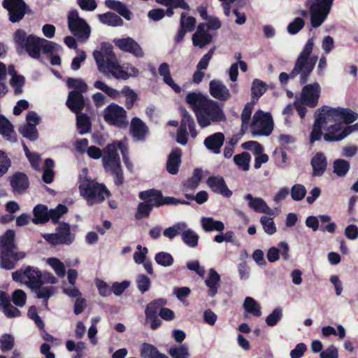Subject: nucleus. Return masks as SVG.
<instances>
[{
    "mask_svg": "<svg viewBox=\"0 0 358 358\" xmlns=\"http://www.w3.org/2000/svg\"><path fill=\"white\" fill-rule=\"evenodd\" d=\"M185 101L194 111L201 128L226 120L224 113L219 103L201 93L189 92L187 94Z\"/></svg>",
    "mask_w": 358,
    "mask_h": 358,
    "instance_id": "1",
    "label": "nucleus"
},
{
    "mask_svg": "<svg viewBox=\"0 0 358 358\" xmlns=\"http://www.w3.org/2000/svg\"><path fill=\"white\" fill-rule=\"evenodd\" d=\"M314 46L313 39L309 38L306 43L302 51L299 54L294 67L288 75L285 72H282L279 76V80L281 84H286L288 82L289 76L294 78L299 73H301L300 83L305 85L317 61V56H310Z\"/></svg>",
    "mask_w": 358,
    "mask_h": 358,
    "instance_id": "2",
    "label": "nucleus"
},
{
    "mask_svg": "<svg viewBox=\"0 0 358 358\" xmlns=\"http://www.w3.org/2000/svg\"><path fill=\"white\" fill-rule=\"evenodd\" d=\"M93 56L100 72L106 75L110 73L117 79L127 80L129 78L130 75L120 66L111 50H106L105 55L101 51L94 50Z\"/></svg>",
    "mask_w": 358,
    "mask_h": 358,
    "instance_id": "3",
    "label": "nucleus"
},
{
    "mask_svg": "<svg viewBox=\"0 0 358 358\" xmlns=\"http://www.w3.org/2000/svg\"><path fill=\"white\" fill-rule=\"evenodd\" d=\"M41 38L34 35H27L24 29H17L13 35V41L18 54L25 52L28 55L38 59L41 57Z\"/></svg>",
    "mask_w": 358,
    "mask_h": 358,
    "instance_id": "4",
    "label": "nucleus"
},
{
    "mask_svg": "<svg viewBox=\"0 0 358 358\" xmlns=\"http://www.w3.org/2000/svg\"><path fill=\"white\" fill-rule=\"evenodd\" d=\"M341 108L323 106L320 109L319 114L315 117L313 129L310 134V143L320 141L322 137V127L330 124V122L341 121Z\"/></svg>",
    "mask_w": 358,
    "mask_h": 358,
    "instance_id": "5",
    "label": "nucleus"
},
{
    "mask_svg": "<svg viewBox=\"0 0 358 358\" xmlns=\"http://www.w3.org/2000/svg\"><path fill=\"white\" fill-rule=\"evenodd\" d=\"M80 195L83 196L90 206L94 203L103 202L106 197L110 195V192L103 184H100L95 180L84 177L79 184Z\"/></svg>",
    "mask_w": 358,
    "mask_h": 358,
    "instance_id": "6",
    "label": "nucleus"
},
{
    "mask_svg": "<svg viewBox=\"0 0 358 358\" xmlns=\"http://www.w3.org/2000/svg\"><path fill=\"white\" fill-rule=\"evenodd\" d=\"M68 27L71 33L81 43H85L91 34V27L79 16L76 9L69 11L67 17Z\"/></svg>",
    "mask_w": 358,
    "mask_h": 358,
    "instance_id": "7",
    "label": "nucleus"
},
{
    "mask_svg": "<svg viewBox=\"0 0 358 358\" xmlns=\"http://www.w3.org/2000/svg\"><path fill=\"white\" fill-rule=\"evenodd\" d=\"M334 0H308L306 2L310 14V24L314 28L319 27L328 16Z\"/></svg>",
    "mask_w": 358,
    "mask_h": 358,
    "instance_id": "8",
    "label": "nucleus"
},
{
    "mask_svg": "<svg viewBox=\"0 0 358 358\" xmlns=\"http://www.w3.org/2000/svg\"><path fill=\"white\" fill-rule=\"evenodd\" d=\"M251 132L254 136H269L273 129V121L269 113L257 110L250 124Z\"/></svg>",
    "mask_w": 358,
    "mask_h": 358,
    "instance_id": "9",
    "label": "nucleus"
},
{
    "mask_svg": "<svg viewBox=\"0 0 358 358\" xmlns=\"http://www.w3.org/2000/svg\"><path fill=\"white\" fill-rule=\"evenodd\" d=\"M103 119L108 124L119 129L126 128L129 124L127 111L116 103H110L104 109Z\"/></svg>",
    "mask_w": 358,
    "mask_h": 358,
    "instance_id": "10",
    "label": "nucleus"
},
{
    "mask_svg": "<svg viewBox=\"0 0 358 358\" xmlns=\"http://www.w3.org/2000/svg\"><path fill=\"white\" fill-rule=\"evenodd\" d=\"M3 7L8 12L9 20L13 23L19 22L25 14L31 13V10L24 0H3Z\"/></svg>",
    "mask_w": 358,
    "mask_h": 358,
    "instance_id": "11",
    "label": "nucleus"
},
{
    "mask_svg": "<svg viewBox=\"0 0 358 358\" xmlns=\"http://www.w3.org/2000/svg\"><path fill=\"white\" fill-rule=\"evenodd\" d=\"M56 233L47 234L43 238L51 245H71L74 241V235L71 232L70 225L66 222L59 223Z\"/></svg>",
    "mask_w": 358,
    "mask_h": 358,
    "instance_id": "12",
    "label": "nucleus"
},
{
    "mask_svg": "<svg viewBox=\"0 0 358 358\" xmlns=\"http://www.w3.org/2000/svg\"><path fill=\"white\" fill-rule=\"evenodd\" d=\"M13 280L15 282H24L30 288L36 285H41V271L37 268L28 266L25 268H21L12 273Z\"/></svg>",
    "mask_w": 358,
    "mask_h": 358,
    "instance_id": "13",
    "label": "nucleus"
},
{
    "mask_svg": "<svg viewBox=\"0 0 358 358\" xmlns=\"http://www.w3.org/2000/svg\"><path fill=\"white\" fill-rule=\"evenodd\" d=\"M1 252V266L7 270L14 268L15 263L25 257L24 252H17V248H3Z\"/></svg>",
    "mask_w": 358,
    "mask_h": 358,
    "instance_id": "14",
    "label": "nucleus"
},
{
    "mask_svg": "<svg viewBox=\"0 0 358 358\" xmlns=\"http://www.w3.org/2000/svg\"><path fill=\"white\" fill-rule=\"evenodd\" d=\"M138 197L141 200H148L152 203L153 207H160L164 205H169L171 203V196H164L162 191L156 189H150L145 191L140 192Z\"/></svg>",
    "mask_w": 358,
    "mask_h": 358,
    "instance_id": "15",
    "label": "nucleus"
},
{
    "mask_svg": "<svg viewBox=\"0 0 358 358\" xmlns=\"http://www.w3.org/2000/svg\"><path fill=\"white\" fill-rule=\"evenodd\" d=\"M117 150V141L107 145L103 149L102 162L106 171L109 167L121 164Z\"/></svg>",
    "mask_w": 358,
    "mask_h": 358,
    "instance_id": "16",
    "label": "nucleus"
},
{
    "mask_svg": "<svg viewBox=\"0 0 358 358\" xmlns=\"http://www.w3.org/2000/svg\"><path fill=\"white\" fill-rule=\"evenodd\" d=\"M114 43L122 51L131 53L136 57H143L144 55L140 45L131 37L115 39Z\"/></svg>",
    "mask_w": 358,
    "mask_h": 358,
    "instance_id": "17",
    "label": "nucleus"
},
{
    "mask_svg": "<svg viewBox=\"0 0 358 358\" xmlns=\"http://www.w3.org/2000/svg\"><path fill=\"white\" fill-rule=\"evenodd\" d=\"M320 87L317 83L307 85L302 90V103L310 108H315L318 103Z\"/></svg>",
    "mask_w": 358,
    "mask_h": 358,
    "instance_id": "18",
    "label": "nucleus"
},
{
    "mask_svg": "<svg viewBox=\"0 0 358 358\" xmlns=\"http://www.w3.org/2000/svg\"><path fill=\"white\" fill-rule=\"evenodd\" d=\"M10 185L14 194H22L29 187V180L26 173L20 171L14 173L9 178Z\"/></svg>",
    "mask_w": 358,
    "mask_h": 358,
    "instance_id": "19",
    "label": "nucleus"
},
{
    "mask_svg": "<svg viewBox=\"0 0 358 358\" xmlns=\"http://www.w3.org/2000/svg\"><path fill=\"white\" fill-rule=\"evenodd\" d=\"M322 130L326 132L322 136L327 142H336L343 140L346 137L344 129H342L341 123H334L322 127Z\"/></svg>",
    "mask_w": 358,
    "mask_h": 358,
    "instance_id": "20",
    "label": "nucleus"
},
{
    "mask_svg": "<svg viewBox=\"0 0 358 358\" xmlns=\"http://www.w3.org/2000/svg\"><path fill=\"white\" fill-rule=\"evenodd\" d=\"M206 184L213 192L222 194L224 197L229 198L233 194L222 176H210L206 180Z\"/></svg>",
    "mask_w": 358,
    "mask_h": 358,
    "instance_id": "21",
    "label": "nucleus"
},
{
    "mask_svg": "<svg viewBox=\"0 0 358 358\" xmlns=\"http://www.w3.org/2000/svg\"><path fill=\"white\" fill-rule=\"evenodd\" d=\"M210 95L222 101H227L231 97L228 88L220 80H213L209 83Z\"/></svg>",
    "mask_w": 358,
    "mask_h": 358,
    "instance_id": "22",
    "label": "nucleus"
},
{
    "mask_svg": "<svg viewBox=\"0 0 358 358\" xmlns=\"http://www.w3.org/2000/svg\"><path fill=\"white\" fill-rule=\"evenodd\" d=\"M149 132V129L145 123L139 117L131 119L130 124V134L138 141H143Z\"/></svg>",
    "mask_w": 358,
    "mask_h": 358,
    "instance_id": "23",
    "label": "nucleus"
},
{
    "mask_svg": "<svg viewBox=\"0 0 358 358\" xmlns=\"http://www.w3.org/2000/svg\"><path fill=\"white\" fill-rule=\"evenodd\" d=\"M66 104L72 112L79 114L85 108L84 96L80 92L71 91Z\"/></svg>",
    "mask_w": 358,
    "mask_h": 358,
    "instance_id": "24",
    "label": "nucleus"
},
{
    "mask_svg": "<svg viewBox=\"0 0 358 358\" xmlns=\"http://www.w3.org/2000/svg\"><path fill=\"white\" fill-rule=\"evenodd\" d=\"M313 176H322L327 167V159L322 152H317L311 159Z\"/></svg>",
    "mask_w": 358,
    "mask_h": 358,
    "instance_id": "25",
    "label": "nucleus"
},
{
    "mask_svg": "<svg viewBox=\"0 0 358 358\" xmlns=\"http://www.w3.org/2000/svg\"><path fill=\"white\" fill-rule=\"evenodd\" d=\"M245 199L248 201V206L257 213L273 215V211L271 209L263 199L259 197L254 198L251 194L245 196Z\"/></svg>",
    "mask_w": 358,
    "mask_h": 358,
    "instance_id": "26",
    "label": "nucleus"
},
{
    "mask_svg": "<svg viewBox=\"0 0 358 358\" xmlns=\"http://www.w3.org/2000/svg\"><path fill=\"white\" fill-rule=\"evenodd\" d=\"M224 141V134L221 132H217L206 137L203 143L208 150L215 154H219L220 153V148L223 145Z\"/></svg>",
    "mask_w": 358,
    "mask_h": 358,
    "instance_id": "27",
    "label": "nucleus"
},
{
    "mask_svg": "<svg viewBox=\"0 0 358 358\" xmlns=\"http://www.w3.org/2000/svg\"><path fill=\"white\" fill-rule=\"evenodd\" d=\"M0 134L8 141L16 142L17 134L14 131L13 125L3 115H0Z\"/></svg>",
    "mask_w": 358,
    "mask_h": 358,
    "instance_id": "28",
    "label": "nucleus"
},
{
    "mask_svg": "<svg viewBox=\"0 0 358 358\" xmlns=\"http://www.w3.org/2000/svg\"><path fill=\"white\" fill-rule=\"evenodd\" d=\"M181 156L182 151L178 148L171 152L166 162V171L169 173L176 175L178 173L179 167L181 164Z\"/></svg>",
    "mask_w": 358,
    "mask_h": 358,
    "instance_id": "29",
    "label": "nucleus"
},
{
    "mask_svg": "<svg viewBox=\"0 0 358 358\" xmlns=\"http://www.w3.org/2000/svg\"><path fill=\"white\" fill-rule=\"evenodd\" d=\"M220 282V276L219 273L214 269L209 270L208 275L205 283L208 287V294L210 297H213L217 292L218 287Z\"/></svg>",
    "mask_w": 358,
    "mask_h": 358,
    "instance_id": "30",
    "label": "nucleus"
},
{
    "mask_svg": "<svg viewBox=\"0 0 358 358\" xmlns=\"http://www.w3.org/2000/svg\"><path fill=\"white\" fill-rule=\"evenodd\" d=\"M105 5L107 8L116 11L124 19L130 20L132 16L131 11L121 1L117 0H106Z\"/></svg>",
    "mask_w": 358,
    "mask_h": 358,
    "instance_id": "31",
    "label": "nucleus"
},
{
    "mask_svg": "<svg viewBox=\"0 0 358 358\" xmlns=\"http://www.w3.org/2000/svg\"><path fill=\"white\" fill-rule=\"evenodd\" d=\"M159 73L163 76L164 82L169 85L176 93H180L181 92L180 87L175 83L173 80L169 70V66L167 63L164 62L159 65Z\"/></svg>",
    "mask_w": 358,
    "mask_h": 358,
    "instance_id": "32",
    "label": "nucleus"
},
{
    "mask_svg": "<svg viewBox=\"0 0 358 358\" xmlns=\"http://www.w3.org/2000/svg\"><path fill=\"white\" fill-rule=\"evenodd\" d=\"M181 121L179 127L186 129L188 127L190 135L192 138H195L197 132L195 128V122L192 116L187 111L186 109L180 108Z\"/></svg>",
    "mask_w": 358,
    "mask_h": 358,
    "instance_id": "33",
    "label": "nucleus"
},
{
    "mask_svg": "<svg viewBox=\"0 0 358 358\" xmlns=\"http://www.w3.org/2000/svg\"><path fill=\"white\" fill-rule=\"evenodd\" d=\"M267 84L259 79H254L251 86V101L257 103L259 99L267 91Z\"/></svg>",
    "mask_w": 358,
    "mask_h": 358,
    "instance_id": "34",
    "label": "nucleus"
},
{
    "mask_svg": "<svg viewBox=\"0 0 358 358\" xmlns=\"http://www.w3.org/2000/svg\"><path fill=\"white\" fill-rule=\"evenodd\" d=\"M202 178V170L201 169H195L192 177L182 182V189L184 191L194 190L199 185Z\"/></svg>",
    "mask_w": 358,
    "mask_h": 358,
    "instance_id": "35",
    "label": "nucleus"
},
{
    "mask_svg": "<svg viewBox=\"0 0 358 358\" xmlns=\"http://www.w3.org/2000/svg\"><path fill=\"white\" fill-rule=\"evenodd\" d=\"M34 224H45L49 221L48 207L43 204L36 205L33 210Z\"/></svg>",
    "mask_w": 358,
    "mask_h": 358,
    "instance_id": "36",
    "label": "nucleus"
},
{
    "mask_svg": "<svg viewBox=\"0 0 358 358\" xmlns=\"http://www.w3.org/2000/svg\"><path fill=\"white\" fill-rule=\"evenodd\" d=\"M98 17L101 23L111 27L122 26L124 23L123 20L118 15L112 12L99 14Z\"/></svg>",
    "mask_w": 358,
    "mask_h": 358,
    "instance_id": "37",
    "label": "nucleus"
},
{
    "mask_svg": "<svg viewBox=\"0 0 358 358\" xmlns=\"http://www.w3.org/2000/svg\"><path fill=\"white\" fill-rule=\"evenodd\" d=\"M201 224L205 231H222L224 229V223L220 220H215L213 217H202Z\"/></svg>",
    "mask_w": 358,
    "mask_h": 358,
    "instance_id": "38",
    "label": "nucleus"
},
{
    "mask_svg": "<svg viewBox=\"0 0 358 358\" xmlns=\"http://www.w3.org/2000/svg\"><path fill=\"white\" fill-rule=\"evenodd\" d=\"M256 103H253L252 101L247 103L241 115V131L242 134H245L249 127V122L251 118V115L252 113L254 105Z\"/></svg>",
    "mask_w": 358,
    "mask_h": 358,
    "instance_id": "39",
    "label": "nucleus"
},
{
    "mask_svg": "<svg viewBox=\"0 0 358 358\" xmlns=\"http://www.w3.org/2000/svg\"><path fill=\"white\" fill-rule=\"evenodd\" d=\"M142 358H169L159 352L157 348L150 343H143L141 349Z\"/></svg>",
    "mask_w": 358,
    "mask_h": 358,
    "instance_id": "40",
    "label": "nucleus"
},
{
    "mask_svg": "<svg viewBox=\"0 0 358 358\" xmlns=\"http://www.w3.org/2000/svg\"><path fill=\"white\" fill-rule=\"evenodd\" d=\"M167 300L163 298H159L150 301L146 306L145 310V317L151 315H158L162 308L166 306Z\"/></svg>",
    "mask_w": 358,
    "mask_h": 358,
    "instance_id": "41",
    "label": "nucleus"
},
{
    "mask_svg": "<svg viewBox=\"0 0 358 358\" xmlns=\"http://www.w3.org/2000/svg\"><path fill=\"white\" fill-rule=\"evenodd\" d=\"M36 294L38 299H44L45 306H48L49 298L55 294V288L52 286L43 287V285H36L31 288Z\"/></svg>",
    "mask_w": 358,
    "mask_h": 358,
    "instance_id": "42",
    "label": "nucleus"
},
{
    "mask_svg": "<svg viewBox=\"0 0 358 358\" xmlns=\"http://www.w3.org/2000/svg\"><path fill=\"white\" fill-rule=\"evenodd\" d=\"M350 169V162L343 159H336L333 163V172L340 178L345 177Z\"/></svg>",
    "mask_w": 358,
    "mask_h": 358,
    "instance_id": "43",
    "label": "nucleus"
},
{
    "mask_svg": "<svg viewBox=\"0 0 358 358\" xmlns=\"http://www.w3.org/2000/svg\"><path fill=\"white\" fill-rule=\"evenodd\" d=\"M19 132L23 137L31 141H35L38 138V132L35 125L26 123L19 128Z\"/></svg>",
    "mask_w": 358,
    "mask_h": 358,
    "instance_id": "44",
    "label": "nucleus"
},
{
    "mask_svg": "<svg viewBox=\"0 0 358 358\" xmlns=\"http://www.w3.org/2000/svg\"><path fill=\"white\" fill-rule=\"evenodd\" d=\"M245 310L255 317H260L262 315L261 307L259 304L252 297L245 298L243 303Z\"/></svg>",
    "mask_w": 358,
    "mask_h": 358,
    "instance_id": "45",
    "label": "nucleus"
},
{
    "mask_svg": "<svg viewBox=\"0 0 358 358\" xmlns=\"http://www.w3.org/2000/svg\"><path fill=\"white\" fill-rule=\"evenodd\" d=\"M77 115V128L80 134L88 133L91 130L92 124L90 117L84 113Z\"/></svg>",
    "mask_w": 358,
    "mask_h": 358,
    "instance_id": "46",
    "label": "nucleus"
},
{
    "mask_svg": "<svg viewBox=\"0 0 358 358\" xmlns=\"http://www.w3.org/2000/svg\"><path fill=\"white\" fill-rule=\"evenodd\" d=\"M143 202H140L137 207V210L135 213V218L136 220H141L145 217H148L153 208L152 203L148 200H143Z\"/></svg>",
    "mask_w": 358,
    "mask_h": 358,
    "instance_id": "47",
    "label": "nucleus"
},
{
    "mask_svg": "<svg viewBox=\"0 0 358 358\" xmlns=\"http://www.w3.org/2000/svg\"><path fill=\"white\" fill-rule=\"evenodd\" d=\"M187 227L185 222H180L173 224L172 227L166 228L163 234L164 236L173 239L178 235H181V232Z\"/></svg>",
    "mask_w": 358,
    "mask_h": 358,
    "instance_id": "48",
    "label": "nucleus"
},
{
    "mask_svg": "<svg viewBox=\"0 0 358 358\" xmlns=\"http://www.w3.org/2000/svg\"><path fill=\"white\" fill-rule=\"evenodd\" d=\"M251 157L247 152L236 155L234 157V163L242 170L247 171L250 169V161Z\"/></svg>",
    "mask_w": 358,
    "mask_h": 358,
    "instance_id": "49",
    "label": "nucleus"
},
{
    "mask_svg": "<svg viewBox=\"0 0 358 358\" xmlns=\"http://www.w3.org/2000/svg\"><path fill=\"white\" fill-rule=\"evenodd\" d=\"M182 241L188 246H196L199 241V236L192 229L187 227L181 232Z\"/></svg>",
    "mask_w": 358,
    "mask_h": 358,
    "instance_id": "50",
    "label": "nucleus"
},
{
    "mask_svg": "<svg viewBox=\"0 0 358 358\" xmlns=\"http://www.w3.org/2000/svg\"><path fill=\"white\" fill-rule=\"evenodd\" d=\"M68 212V208L64 204H59L55 208L48 210L49 220H51L52 223L57 224L59 218Z\"/></svg>",
    "mask_w": 358,
    "mask_h": 358,
    "instance_id": "51",
    "label": "nucleus"
},
{
    "mask_svg": "<svg viewBox=\"0 0 358 358\" xmlns=\"http://www.w3.org/2000/svg\"><path fill=\"white\" fill-rule=\"evenodd\" d=\"M320 221L321 222L320 231L325 232L327 231L330 234H334L336 229V224L334 222H330L331 217L327 215H319Z\"/></svg>",
    "mask_w": 358,
    "mask_h": 358,
    "instance_id": "52",
    "label": "nucleus"
},
{
    "mask_svg": "<svg viewBox=\"0 0 358 358\" xmlns=\"http://www.w3.org/2000/svg\"><path fill=\"white\" fill-rule=\"evenodd\" d=\"M94 86L95 88L99 89L106 93L109 97L116 99L120 96V92L115 89L108 86L105 83L101 80H96Z\"/></svg>",
    "mask_w": 358,
    "mask_h": 358,
    "instance_id": "53",
    "label": "nucleus"
},
{
    "mask_svg": "<svg viewBox=\"0 0 358 358\" xmlns=\"http://www.w3.org/2000/svg\"><path fill=\"white\" fill-rule=\"evenodd\" d=\"M282 316V308L276 307L273 309L272 313L266 317V323L270 327L275 326L281 320Z\"/></svg>",
    "mask_w": 358,
    "mask_h": 358,
    "instance_id": "54",
    "label": "nucleus"
},
{
    "mask_svg": "<svg viewBox=\"0 0 358 358\" xmlns=\"http://www.w3.org/2000/svg\"><path fill=\"white\" fill-rule=\"evenodd\" d=\"M122 93L125 96V106L127 109H131L134 105V103L138 99V96L136 93L134 92L133 90H131L129 87L125 86L122 90Z\"/></svg>",
    "mask_w": 358,
    "mask_h": 358,
    "instance_id": "55",
    "label": "nucleus"
},
{
    "mask_svg": "<svg viewBox=\"0 0 358 358\" xmlns=\"http://www.w3.org/2000/svg\"><path fill=\"white\" fill-rule=\"evenodd\" d=\"M66 85L69 88L74 89L73 91L80 92V93L85 92L87 90V85L81 79L69 78L66 80Z\"/></svg>",
    "mask_w": 358,
    "mask_h": 358,
    "instance_id": "56",
    "label": "nucleus"
},
{
    "mask_svg": "<svg viewBox=\"0 0 358 358\" xmlns=\"http://www.w3.org/2000/svg\"><path fill=\"white\" fill-rule=\"evenodd\" d=\"M159 4L169 6L174 8H182L185 10H189L190 7L185 0H155Z\"/></svg>",
    "mask_w": 358,
    "mask_h": 358,
    "instance_id": "57",
    "label": "nucleus"
},
{
    "mask_svg": "<svg viewBox=\"0 0 358 358\" xmlns=\"http://www.w3.org/2000/svg\"><path fill=\"white\" fill-rule=\"evenodd\" d=\"M168 352L172 358H187L189 356L188 349L185 345L171 347Z\"/></svg>",
    "mask_w": 358,
    "mask_h": 358,
    "instance_id": "58",
    "label": "nucleus"
},
{
    "mask_svg": "<svg viewBox=\"0 0 358 358\" xmlns=\"http://www.w3.org/2000/svg\"><path fill=\"white\" fill-rule=\"evenodd\" d=\"M48 264L54 269L59 277H64L66 274V269L64 264L58 259L50 257L47 260Z\"/></svg>",
    "mask_w": 358,
    "mask_h": 358,
    "instance_id": "59",
    "label": "nucleus"
},
{
    "mask_svg": "<svg viewBox=\"0 0 358 358\" xmlns=\"http://www.w3.org/2000/svg\"><path fill=\"white\" fill-rule=\"evenodd\" d=\"M213 37L210 34H200L197 36L192 35V43L194 46H199L200 48L205 47L211 43Z\"/></svg>",
    "mask_w": 358,
    "mask_h": 358,
    "instance_id": "60",
    "label": "nucleus"
},
{
    "mask_svg": "<svg viewBox=\"0 0 358 358\" xmlns=\"http://www.w3.org/2000/svg\"><path fill=\"white\" fill-rule=\"evenodd\" d=\"M15 345V341L13 336L8 334H3L0 338V348L2 352L11 350Z\"/></svg>",
    "mask_w": 358,
    "mask_h": 358,
    "instance_id": "61",
    "label": "nucleus"
},
{
    "mask_svg": "<svg viewBox=\"0 0 358 358\" xmlns=\"http://www.w3.org/2000/svg\"><path fill=\"white\" fill-rule=\"evenodd\" d=\"M291 196L294 201H301L306 194V187L301 184H295L291 188Z\"/></svg>",
    "mask_w": 358,
    "mask_h": 358,
    "instance_id": "62",
    "label": "nucleus"
},
{
    "mask_svg": "<svg viewBox=\"0 0 358 358\" xmlns=\"http://www.w3.org/2000/svg\"><path fill=\"white\" fill-rule=\"evenodd\" d=\"M155 259L159 265L163 266H169L173 263V258L172 255L165 252H160L156 254Z\"/></svg>",
    "mask_w": 358,
    "mask_h": 358,
    "instance_id": "63",
    "label": "nucleus"
},
{
    "mask_svg": "<svg viewBox=\"0 0 358 358\" xmlns=\"http://www.w3.org/2000/svg\"><path fill=\"white\" fill-rule=\"evenodd\" d=\"M13 303L18 307H23L27 301V294L22 289H15L11 296Z\"/></svg>",
    "mask_w": 358,
    "mask_h": 358,
    "instance_id": "64",
    "label": "nucleus"
}]
</instances>
